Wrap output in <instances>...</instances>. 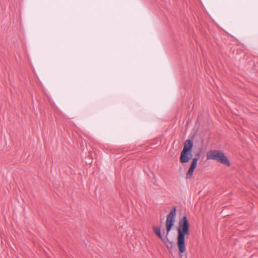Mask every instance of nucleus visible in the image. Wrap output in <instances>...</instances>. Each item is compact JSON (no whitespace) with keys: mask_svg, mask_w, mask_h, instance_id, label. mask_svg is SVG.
<instances>
[{"mask_svg":"<svg viewBox=\"0 0 258 258\" xmlns=\"http://www.w3.org/2000/svg\"><path fill=\"white\" fill-rule=\"evenodd\" d=\"M175 215L176 209L175 207H173L170 211L169 214L167 216L166 221V227L167 231L165 238H164L163 237L162 239H161L168 249H171L173 247V242L169 240L168 238V235L169 231L174 225Z\"/></svg>","mask_w":258,"mask_h":258,"instance_id":"obj_3","label":"nucleus"},{"mask_svg":"<svg viewBox=\"0 0 258 258\" xmlns=\"http://www.w3.org/2000/svg\"><path fill=\"white\" fill-rule=\"evenodd\" d=\"M207 158L208 160H216L228 167L230 165V163L228 158L223 153L218 150H211L208 152L207 154Z\"/></svg>","mask_w":258,"mask_h":258,"instance_id":"obj_4","label":"nucleus"},{"mask_svg":"<svg viewBox=\"0 0 258 258\" xmlns=\"http://www.w3.org/2000/svg\"><path fill=\"white\" fill-rule=\"evenodd\" d=\"M189 224L186 216H184L179 221L177 228L178 235L177 244L180 253H184L186 250L185 237L189 235Z\"/></svg>","mask_w":258,"mask_h":258,"instance_id":"obj_2","label":"nucleus"},{"mask_svg":"<svg viewBox=\"0 0 258 258\" xmlns=\"http://www.w3.org/2000/svg\"><path fill=\"white\" fill-rule=\"evenodd\" d=\"M192 141L189 139L186 140L184 143L183 150L181 151L180 156L179 160L182 164L187 163L192 159L191 165L186 173V178L187 179H189L192 177L194 170L197 166L198 161V158L195 157L192 158Z\"/></svg>","mask_w":258,"mask_h":258,"instance_id":"obj_1","label":"nucleus"},{"mask_svg":"<svg viewBox=\"0 0 258 258\" xmlns=\"http://www.w3.org/2000/svg\"><path fill=\"white\" fill-rule=\"evenodd\" d=\"M153 230L154 233H155V234L157 236H158L160 239H162L163 237L161 234L160 228L159 227L154 226L153 227Z\"/></svg>","mask_w":258,"mask_h":258,"instance_id":"obj_5","label":"nucleus"}]
</instances>
